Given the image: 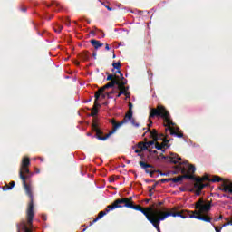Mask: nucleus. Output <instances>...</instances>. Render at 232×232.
I'll return each mask as SVG.
<instances>
[{
    "label": "nucleus",
    "mask_w": 232,
    "mask_h": 232,
    "mask_svg": "<svg viewBox=\"0 0 232 232\" xmlns=\"http://www.w3.org/2000/svg\"><path fill=\"white\" fill-rule=\"evenodd\" d=\"M212 206V200L204 201L203 198H199L195 205V209L198 210L191 211V213H194V215H202V213H209V211H211Z\"/></svg>",
    "instance_id": "obj_4"
},
{
    "label": "nucleus",
    "mask_w": 232,
    "mask_h": 232,
    "mask_svg": "<svg viewBox=\"0 0 232 232\" xmlns=\"http://www.w3.org/2000/svg\"><path fill=\"white\" fill-rule=\"evenodd\" d=\"M195 171H197V168H195V165H188V173H192V175H193V173H195Z\"/></svg>",
    "instance_id": "obj_34"
},
{
    "label": "nucleus",
    "mask_w": 232,
    "mask_h": 232,
    "mask_svg": "<svg viewBox=\"0 0 232 232\" xmlns=\"http://www.w3.org/2000/svg\"><path fill=\"white\" fill-rule=\"evenodd\" d=\"M214 228H215V231H216V232H220V231H222V229H220V227L218 228V227H214Z\"/></svg>",
    "instance_id": "obj_49"
},
{
    "label": "nucleus",
    "mask_w": 232,
    "mask_h": 232,
    "mask_svg": "<svg viewBox=\"0 0 232 232\" xmlns=\"http://www.w3.org/2000/svg\"><path fill=\"white\" fill-rule=\"evenodd\" d=\"M222 218H223V217H222V215H220V216H219V218H217V219H215V220H216V222H218V220H222Z\"/></svg>",
    "instance_id": "obj_56"
},
{
    "label": "nucleus",
    "mask_w": 232,
    "mask_h": 232,
    "mask_svg": "<svg viewBox=\"0 0 232 232\" xmlns=\"http://www.w3.org/2000/svg\"><path fill=\"white\" fill-rule=\"evenodd\" d=\"M140 151H142V150H140H140H136L135 153H140Z\"/></svg>",
    "instance_id": "obj_62"
},
{
    "label": "nucleus",
    "mask_w": 232,
    "mask_h": 232,
    "mask_svg": "<svg viewBox=\"0 0 232 232\" xmlns=\"http://www.w3.org/2000/svg\"><path fill=\"white\" fill-rule=\"evenodd\" d=\"M155 117H160L163 120L164 126L169 130L170 135H175L179 139H182L184 134L182 132H177L179 128H173L171 126H175L173 121H171V115H169V111L166 110V107L163 105H158L157 108L150 109V112L149 115V119H155Z\"/></svg>",
    "instance_id": "obj_2"
},
{
    "label": "nucleus",
    "mask_w": 232,
    "mask_h": 232,
    "mask_svg": "<svg viewBox=\"0 0 232 232\" xmlns=\"http://www.w3.org/2000/svg\"><path fill=\"white\" fill-rule=\"evenodd\" d=\"M92 57H93L94 59H97V52L94 51V52L92 53Z\"/></svg>",
    "instance_id": "obj_51"
},
{
    "label": "nucleus",
    "mask_w": 232,
    "mask_h": 232,
    "mask_svg": "<svg viewBox=\"0 0 232 232\" xmlns=\"http://www.w3.org/2000/svg\"><path fill=\"white\" fill-rule=\"evenodd\" d=\"M92 130V131H95V135L93 137L98 139V140H108V139H110L111 137L110 132L107 133L105 136H102L104 135V132L101 130V128H99V123L96 121H93Z\"/></svg>",
    "instance_id": "obj_6"
},
{
    "label": "nucleus",
    "mask_w": 232,
    "mask_h": 232,
    "mask_svg": "<svg viewBox=\"0 0 232 232\" xmlns=\"http://www.w3.org/2000/svg\"><path fill=\"white\" fill-rule=\"evenodd\" d=\"M151 124H153V121H150V123L148 124V126H149L148 130H150V128H151Z\"/></svg>",
    "instance_id": "obj_58"
},
{
    "label": "nucleus",
    "mask_w": 232,
    "mask_h": 232,
    "mask_svg": "<svg viewBox=\"0 0 232 232\" xmlns=\"http://www.w3.org/2000/svg\"><path fill=\"white\" fill-rule=\"evenodd\" d=\"M157 184H159V182H157L156 184L152 185L151 188L150 189V193H151L153 191V189H155V188H157Z\"/></svg>",
    "instance_id": "obj_44"
},
{
    "label": "nucleus",
    "mask_w": 232,
    "mask_h": 232,
    "mask_svg": "<svg viewBox=\"0 0 232 232\" xmlns=\"http://www.w3.org/2000/svg\"><path fill=\"white\" fill-rule=\"evenodd\" d=\"M159 156L171 164H179V161L182 160V158L175 153H170L169 156H165L163 153H160Z\"/></svg>",
    "instance_id": "obj_11"
},
{
    "label": "nucleus",
    "mask_w": 232,
    "mask_h": 232,
    "mask_svg": "<svg viewBox=\"0 0 232 232\" xmlns=\"http://www.w3.org/2000/svg\"><path fill=\"white\" fill-rule=\"evenodd\" d=\"M222 191L224 193H229L230 195H232V181H230L229 179L224 180L222 182Z\"/></svg>",
    "instance_id": "obj_16"
},
{
    "label": "nucleus",
    "mask_w": 232,
    "mask_h": 232,
    "mask_svg": "<svg viewBox=\"0 0 232 232\" xmlns=\"http://www.w3.org/2000/svg\"><path fill=\"white\" fill-rule=\"evenodd\" d=\"M209 186V184H205V183H195L194 184V188H196V195L197 197H200V194L202 193V189H204V188Z\"/></svg>",
    "instance_id": "obj_18"
},
{
    "label": "nucleus",
    "mask_w": 232,
    "mask_h": 232,
    "mask_svg": "<svg viewBox=\"0 0 232 232\" xmlns=\"http://www.w3.org/2000/svg\"><path fill=\"white\" fill-rule=\"evenodd\" d=\"M28 173H30V169H28V167H20L19 177L22 180L25 195L30 200L26 209L27 225L29 227H34V218L35 217V212L34 211V188H32V185L26 183L30 179Z\"/></svg>",
    "instance_id": "obj_1"
},
{
    "label": "nucleus",
    "mask_w": 232,
    "mask_h": 232,
    "mask_svg": "<svg viewBox=\"0 0 232 232\" xmlns=\"http://www.w3.org/2000/svg\"><path fill=\"white\" fill-rule=\"evenodd\" d=\"M133 113V103L130 102L129 103V111L127 113Z\"/></svg>",
    "instance_id": "obj_40"
},
{
    "label": "nucleus",
    "mask_w": 232,
    "mask_h": 232,
    "mask_svg": "<svg viewBox=\"0 0 232 232\" xmlns=\"http://www.w3.org/2000/svg\"><path fill=\"white\" fill-rule=\"evenodd\" d=\"M79 57L82 61H90V53L87 51L80 53Z\"/></svg>",
    "instance_id": "obj_26"
},
{
    "label": "nucleus",
    "mask_w": 232,
    "mask_h": 232,
    "mask_svg": "<svg viewBox=\"0 0 232 232\" xmlns=\"http://www.w3.org/2000/svg\"><path fill=\"white\" fill-rule=\"evenodd\" d=\"M126 208L128 209H134L135 211H140V213H142V215H144V217H146L147 220H150L153 216H150V213H147L144 210V208L140 207V205H133L132 204H127Z\"/></svg>",
    "instance_id": "obj_12"
},
{
    "label": "nucleus",
    "mask_w": 232,
    "mask_h": 232,
    "mask_svg": "<svg viewBox=\"0 0 232 232\" xmlns=\"http://www.w3.org/2000/svg\"><path fill=\"white\" fill-rule=\"evenodd\" d=\"M127 200V204H133V197L124 198Z\"/></svg>",
    "instance_id": "obj_39"
},
{
    "label": "nucleus",
    "mask_w": 232,
    "mask_h": 232,
    "mask_svg": "<svg viewBox=\"0 0 232 232\" xmlns=\"http://www.w3.org/2000/svg\"><path fill=\"white\" fill-rule=\"evenodd\" d=\"M170 182H173L174 184H182V178L181 176H178L176 178H170Z\"/></svg>",
    "instance_id": "obj_30"
},
{
    "label": "nucleus",
    "mask_w": 232,
    "mask_h": 232,
    "mask_svg": "<svg viewBox=\"0 0 232 232\" xmlns=\"http://www.w3.org/2000/svg\"><path fill=\"white\" fill-rule=\"evenodd\" d=\"M180 218H196L197 220H202L203 222H211V218L208 215L191 213V210L178 211Z\"/></svg>",
    "instance_id": "obj_5"
},
{
    "label": "nucleus",
    "mask_w": 232,
    "mask_h": 232,
    "mask_svg": "<svg viewBox=\"0 0 232 232\" xmlns=\"http://www.w3.org/2000/svg\"><path fill=\"white\" fill-rule=\"evenodd\" d=\"M123 121L125 122V124H127V122H130V124H132L134 126V128H139V122H137V121H135V118H133V112H127L123 118Z\"/></svg>",
    "instance_id": "obj_14"
},
{
    "label": "nucleus",
    "mask_w": 232,
    "mask_h": 232,
    "mask_svg": "<svg viewBox=\"0 0 232 232\" xmlns=\"http://www.w3.org/2000/svg\"><path fill=\"white\" fill-rule=\"evenodd\" d=\"M112 66L114 68V70H121V68H122V64H121V62H117V63H113Z\"/></svg>",
    "instance_id": "obj_33"
},
{
    "label": "nucleus",
    "mask_w": 232,
    "mask_h": 232,
    "mask_svg": "<svg viewBox=\"0 0 232 232\" xmlns=\"http://www.w3.org/2000/svg\"><path fill=\"white\" fill-rule=\"evenodd\" d=\"M63 28H64V26L57 24L56 26L53 27V30L54 32H56V34H61V32H63Z\"/></svg>",
    "instance_id": "obj_32"
},
{
    "label": "nucleus",
    "mask_w": 232,
    "mask_h": 232,
    "mask_svg": "<svg viewBox=\"0 0 232 232\" xmlns=\"http://www.w3.org/2000/svg\"><path fill=\"white\" fill-rule=\"evenodd\" d=\"M160 156H156V160H160Z\"/></svg>",
    "instance_id": "obj_60"
},
{
    "label": "nucleus",
    "mask_w": 232,
    "mask_h": 232,
    "mask_svg": "<svg viewBox=\"0 0 232 232\" xmlns=\"http://www.w3.org/2000/svg\"><path fill=\"white\" fill-rule=\"evenodd\" d=\"M181 180H184V179H188V180H194L196 182L197 177L193 174H189V172H187L186 174H183L180 176Z\"/></svg>",
    "instance_id": "obj_24"
},
{
    "label": "nucleus",
    "mask_w": 232,
    "mask_h": 232,
    "mask_svg": "<svg viewBox=\"0 0 232 232\" xmlns=\"http://www.w3.org/2000/svg\"><path fill=\"white\" fill-rule=\"evenodd\" d=\"M97 101H99V100H97V98H95L94 105H93L92 112H91V117H95L97 115V113H99L98 108H101V103H98Z\"/></svg>",
    "instance_id": "obj_19"
},
{
    "label": "nucleus",
    "mask_w": 232,
    "mask_h": 232,
    "mask_svg": "<svg viewBox=\"0 0 232 232\" xmlns=\"http://www.w3.org/2000/svg\"><path fill=\"white\" fill-rule=\"evenodd\" d=\"M178 169H179V171L182 173V175H186V173H188V169H186V168H184L182 166H179Z\"/></svg>",
    "instance_id": "obj_37"
},
{
    "label": "nucleus",
    "mask_w": 232,
    "mask_h": 232,
    "mask_svg": "<svg viewBox=\"0 0 232 232\" xmlns=\"http://www.w3.org/2000/svg\"><path fill=\"white\" fill-rule=\"evenodd\" d=\"M113 93H115V91H111L110 92H108L107 93V97H108V99H110L111 98V96L110 95H113Z\"/></svg>",
    "instance_id": "obj_43"
},
{
    "label": "nucleus",
    "mask_w": 232,
    "mask_h": 232,
    "mask_svg": "<svg viewBox=\"0 0 232 232\" xmlns=\"http://www.w3.org/2000/svg\"><path fill=\"white\" fill-rule=\"evenodd\" d=\"M180 213L177 212V208H172L169 212H159V215L153 214V216L148 220L152 224L153 227L157 229L158 232L160 231V222L166 220L168 217H179Z\"/></svg>",
    "instance_id": "obj_3"
},
{
    "label": "nucleus",
    "mask_w": 232,
    "mask_h": 232,
    "mask_svg": "<svg viewBox=\"0 0 232 232\" xmlns=\"http://www.w3.org/2000/svg\"><path fill=\"white\" fill-rule=\"evenodd\" d=\"M150 153H153V155H159V151L157 150H150Z\"/></svg>",
    "instance_id": "obj_47"
},
{
    "label": "nucleus",
    "mask_w": 232,
    "mask_h": 232,
    "mask_svg": "<svg viewBox=\"0 0 232 232\" xmlns=\"http://www.w3.org/2000/svg\"><path fill=\"white\" fill-rule=\"evenodd\" d=\"M105 50H107V51L110 50V44H105Z\"/></svg>",
    "instance_id": "obj_54"
},
{
    "label": "nucleus",
    "mask_w": 232,
    "mask_h": 232,
    "mask_svg": "<svg viewBox=\"0 0 232 232\" xmlns=\"http://www.w3.org/2000/svg\"><path fill=\"white\" fill-rule=\"evenodd\" d=\"M204 181H208V182H211V179H209V176L205 175L202 178H197L196 177V183L197 184H202V182Z\"/></svg>",
    "instance_id": "obj_23"
},
{
    "label": "nucleus",
    "mask_w": 232,
    "mask_h": 232,
    "mask_svg": "<svg viewBox=\"0 0 232 232\" xmlns=\"http://www.w3.org/2000/svg\"><path fill=\"white\" fill-rule=\"evenodd\" d=\"M108 212H106V208H105V211H101L99 212L98 214V217L93 219L92 223H91V226L92 224H95V222H97L98 220H101V218H102V217H104Z\"/></svg>",
    "instance_id": "obj_27"
},
{
    "label": "nucleus",
    "mask_w": 232,
    "mask_h": 232,
    "mask_svg": "<svg viewBox=\"0 0 232 232\" xmlns=\"http://www.w3.org/2000/svg\"><path fill=\"white\" fill-rule=\"evenodd\" d=\"M227 224H228V226H232V219L231 220H229V221H227Z\"/></svg>",
    "instance_id": "obj_57"
},
{
    "label": "nucleus",
    "mask_w": 232,
    "mask_h": 232,
    "mask_svg": "<svg viewBox=\"0 0 232 232\" xmlns=\"http://www.w3.org/2000/svg\"><path fill=\"white\" fill-rule=\"evenodd\" d=\"M115 84L116 86H118L119 80L113 79L112 81L105 84L103 87L100 88L94 94L96 101H99V98L101 97V93H104V90H107V88H113Z\"/></svg>",
    "instance_id": "obj_9"
},
{
    "label": "nucleus",
    "mask_w": 232,
    "mask_h": 232,
    "mask_svg": "<svg viewBox=\"0 0 232 232\" xmlns=\"http://www.w3.org/2000/svg\"><path fill=\"white\" fill-rule=\"evenodd\" d=\"M224 180H227V179H224L222 178H220V176H213V179H210V182H223Z\"/></svg>",
    "instance_id": "obj_31"
},
{
    "label": "nucleus",
    "mask_w": 232,
    "mask_h": 232,
    "mask_svg": "<svg viewBox=\"0 0 232 232\" xmlns=\"http://www.w3.org/2000/svg\"><path fill=\"white\" fill-rule=\"evenodd\" d=\"M105 8H107V10H109V12H111V10H113L112 7H110V6H108V5H105Z\"/></svg>",
    "instance_id": "obj_52"
},
{
    "label": "nucleus",
    "mask_w": 232,
    "mask_h": 232,
    "mask_svg": "<svg viewBox=\"0 0 232 232\" xmlns=\"http://www.w3.org/2000/svg\"><path fill=\"white\" fill-rule=\"evenodd\" d=\"M16 232H32V229L28 228L24 221H21L16 224Z\"/></svg>",
    "instance_id": "obj_17"
},
{
    "label": "nucleus",
    "mask_w": 232,
    "mask_h": 232,
    "mask_svg": "<svg viewBox=\"0 0 232 232\" xmlns=\"http://www.w3.org/2000/svg\"><path fill=\"white\" fill-rule=\"evenodd\" d=\"M161 182L162 184H166V182H171V178L170 179H161L158 183Z\"/></svg>",
    "instance_id": "obj_38"
},
{
    "label": "nucleus",
    "mask_w": 232,
    "mask_h": 232,
    "mask_svg": "<svg viewBox=\"0 0 232 232\" xmlns=\"http://www.w3.org/2000/svg\"><path fill=\"white\" fill-rule=\"evenodd\" d=\"M118 90H120L121 92H124L123 95H125V97L130 98L131 93H130V92H128V90H130V87H126V85L124 86H118Z\"/></svg>",
    "instance_id": "obj_22"
},
{
    "label": "nucleus",
    "mask_w": 232,
    "mask_h": 232,
    "mask_svg": "<svg viewBox=\"0 0 232 232\" xmlns=\"http://www.w3.org/2000/svg\"><path fill=\"white\" fill-rule=\"evenodd\" d=\"M124 92L123 91H120L119 93L117 94V97H121V95H123Z\"/></svg>",
    "instance_id": "obj_50"
},
{
    "label": "nucleus",
    "mask_w": 232,
    "mask_h": 232,
    "mask_svg": "<svg viewBox=\"0 0 232 232\" xmlns=\"http://www.w3.org/2000/svg\"><path fill=\"white\" fill-rule=\"evenodd\" d=\"M162 205H164V201H160V202H158L157 205L155 204V206H157L158 208H159V206H162Z\"/></svg>",
    "instance_id": "obj_48"
},
{
    "label": "nucleus",
    "mask_w": 232,
    "mask_h": 232,
    "mask_svg": "<svg viewBox=\"0 0 232 232\" xmlns=\"http://www.w3.org/2000/svg\"><path fill=\"white\" fill-rule=\"evenodd\" d=\"M155 148H156V150H162V146H161V144H160V143H159L158 141H156V143H155Z\"/></svg>",
    "instance_id": "obj_41"
},
{
    "label": "nucleus",
    "mask_w": 232,
    "mask_h": 232,
    "mask_svg": "<svg viewBox=\"0 0 232 232\" xmlns=\"http://www.w3.org/2000/svg\"><path fill=\"white\" fill-rule=\"evenodd\" d=\"M116 73H119L120 75V79L124 77V74H122V72H121V69H119L118 71H116Z\"/></svg>",
    "instance_id": "obj_42"
},
{
    "label": "nucleus",
    "mask_w": 232,
    "mask_h": 232,
    "mask_svg": "<svg viewBox=\"0 0 232 232\" xmlns=\"http://www.w3.org/2000/svg\"><path fill=\"white\" fill-rule=\"evenodd\" d=\"M102 95V99H106V94L104 92L101 93L100 96Z\"/></svg>",
    "instance_id": "obj_55"
},
{
    "label": "nucleus",
    "mask_w": 232,
    "mask_h": 232,
    "mask_svg": "<svg viewBox=\"0 0 232 232\" xmlns=\"http://www.w3.org/2000/svg\"><path fill=\"white\" fill-rule=\"evenodd\" d=\"M159 137L161 139L160 140H162L163 142L161 143V150H164L166 148H169V145L168 144L169 142L171 141V140H167L166 137H164V134H159Z\"/></svg>",
    "instance_id": "obj_20"
},
{
    "label": "nucleus",
    "mask_w": 232,
    "mask_h": 232,
    "mask_svg": "<svg viewBox=\"0 0 232 232\" xmlns=\"http://www.w3.org/2000/svg\"><path fill=\"white\" fill-rule=\"evenodd\" d=\"M90 43L95 50H99V48H102V46H104V44L101 43V41L99 40L92 39V40H90Z\"/></svg>",
    "instance_id": "obj_21"
},
{
    "label": "nucleus",
    "mask_w": 232,
    "mask_h": 232,
    "mask_svg": "<svg viewBox=\"0 0 232 232\" xmlns=\"http://www.w3.org/2000/svg\"><path fill=\"white\" fill-rule=\"evenodd\" d=\"M222 188H223V186L221 185V187H219L218 189H219L220 191H222Z\"/></svg>",
    "instance_id": "obj_64"
},
{
    "label": "nucleus",
    "mask_w": 232,
    "mask_h": 232,
    "mask_svg": "<svg viewBox=\"0 0 232 232\" xmlns=\"http://www.w3.org/2000/svg\"><path fill=\"white\" fill-rule=\"evenodd\" d=\"M113 79L119 80V76H117L116 74H109L107 76V81H113Z\"/></svg>",
    "instance_id": "obj_35"
},
{
    "label": "nucleus",
    "mask_w": 232,
    "mask_h": 232,
    "mask_svg": "<svg viewBox=\"0 0 232 232\" xmlns=\"http://www.w3.org/2000/svg\"><path fill=\"white\" fill-rule=\"evenodd\" d=\"M139 148H140V151H144V150H148L146 143H142V142L139 143Z\"/></svg>",
    "instance_id": "obj_36"
},
{
    "label": "nucleus",
    "mask_w": 232,
    "mask_h": 232,
    "mask_svg": "<svg viewBox=\"0 0 232 232\" xmlns=\"http://www.w3.org/2000/svg\"><path fill=\"white\" fill-rule=\"evenodd\" d=\"M161 151V153H166V150L165 149H162V150H160Z\"/></svg>",
    "instance_id": "obj_59"
},
{
    "label": "nucleus",
    "mask_w": 232,
    "mask_h": 232,
    "mask_svg": "<svg viewBox=\"0 0 232 232\" xmlns=\"http://www.w3.org/2000/svg\"><path fill=\"white\" fill-rule=\"evenodd\" d=\"M226 226H229V224H227V222L223 224L222 227H220V229H222L223 227H226Z\"/></svg>",
    "instance_id": "obj_53"
},
{
    "label": "nucleus",
    "mask_w": 232,
    "mask_h": 232,
    "mask_svg": "<svg viewBox=\"0 0 232 232\" xmlns=\"http://www.w3.org/2000/svg\"><path fill=\"white\" fill-rule=\"evenodd\" d=\"M139 165L140 166V168H142V169H145V173H149L150 177H154L155 173H160L161 177L166 176V173H162L160 170H152L150 171V169H148V168H155L153 165L151 164H148L144 161H139Z\"/></svg>",
    "instance_id": "obj_10"
},
{
    "label": "nucleus",
    "mask_w": 232,
    "mask_h": 232,
    "mask_svg": "<svg viewBox=\"0 0 232 232\" xmlns=\"http://www.w3.org/2000/svg\"><path fill=\"white\" fill-rule=\"evenodd\" d=\"M111 124H112V130L111 131H109V135L111 137V135H113V133H116L117 130H119V128H121V126H123V124H125L124 120H122L120 122H117V121H115V119H111L110 120Z\"/></svg>",
    "instance_id": "obj_13"
},
{
    "label": "nucleus",
    "mask_w": 232,
    "mask_h": 232,
    "mask_svg": "<svg viewBox=\"0 0 232 232\" xmlns=\"http://www.w3.org/2000/svg\"><path fill=\"white\" fill-rule=\"evenodd\" d=\"M128 84V80L123 77L118 79V86H126Z\"/></svg>",
    "instance_id": "obj_29"
},
{
    "label": "nucleus",
    "mask_w": 232,
    "mask_h": 232,
    "mask_svg": "<svg viewBox=\"0 0 232 232\" xmlns=\"http://www.w3.org/2000/svg\"><path fill=\"white\" fill-rule=\"evenodd\" d=\"M28 166H30V158L24 157L20 168H28Z\"/></svg>",
    "instance_id": "obj_25"
},
{
    "label": "nucleus",
    "mask_w": 232,
    "mask_h": 232,
    "mask_svg": "<svg viewBox=\"0 0 232 232\" xmlns=\"http://www.w3.org/2000/svg\"><path fill=\"white\" fill-rule=\"evenodd\" d=\"M65 24H66V26H70L71 25L70 19H68V18L66 19Z\"/></svg>",
    "instance_id": "obj_46"
},
{
    "label": "nucleus",
    "mask_w": 232,
    "mask_h": 232,
    "mask_svg": "<svg viewBox=\"0 0 232 232\" xmlns=\"http://www.w3.org/2000/svg\"><path fill=\"white\" fill-rule=\"evenodd\" d=\"M148 133L150 134V136L151 137V139L153 140L145 142V145L147 146V150H148V148H151V146H153V144H155V142H157L158 140H162V139H160V137H159V131H157L156 129H153L152 130H151V129L147 130V131L143 134V137H144V135H146Z\"/></svg>",
    "instance_id": "obj_8"
},
{
    "label": "nucleus",
    "mask_w": 232,
    "mask_h": 232,
    "mask_svg": "<svg viewBox=\"0 0 232 232\" xmlns=\"http://www.w3.org/2000/svg\"><path fill=\"white\" fill-rule=\"evenodd\" d=\"M95 30H97V32H101L102 33V37L104 38L106 34H104V32H102V30L101 29H97L95 28Z\"/></svg>",
    "instance_id": "obj_45"
},
{
    "label": "nucleus",
    "mask_w": 232,
    "mask_h": 232,
    "mask_svg": "<svg viewBox=\"0 0 232 232\" xmlns=\"http://www.w3.org/2000/svg\"><path fill=\"white\" fill-rule=\"evenodd\" d=\"M128 203V199L120 198L116 199L111 205H108L106 208V213H110V211H113V209H118L119 208H126Z\"/></svg>",
    "instance_id": "obj_7"
},
{
    "label": "nucleus",
    "mask_w": 232,
    "mask_h": 232,
    "mask_svg": "<svg viewBox=\"0 0 232 232\" xmlns=\"http://www.w3.org/2000/svg\"><path fill=\"white\" fill-rule=\"evenodd\" d=\"M22 12H26V7H23Z\"/></svg>",
    "instance_id": "obj_63"
},
{
    "label": "nucleus",
    "mask_w": 232,
    "mask_h": 232,
    "mask_svg": "<svg viewBox=\"0 0 232 232\" xmlns=\"http://www.w3.org/2000/svg\"><path fill=\"white\" fill-rule=\"evenodd\" d=\"M14 186H15V181H11L9 185L6 184L5 186L3 187V191H8L10 189H13Z\"/></svg>",
    "instance_id": "obj_28"
},
{
    "label": "nucleus",
    "mask_w": 232,
    "mask_h": 232,
    "mask_svg": "<svg viewBox=\"0 0 232 232\" xmlns=\"http://www.w3.org/2000/svg\"><path fill=\"white\" fill-rule=\"evenodd\" d=\"M145 213H149L150 217H153V215H159V213H168V211L164 210H155V203L152 206L143 208Z\"/></svg>",
    "instance_id": "obj_15"
},
{
    "label": "nucleus",
    "mask_w": 232,
    "mask_h": 232,
    "mask_svg": "<svg viewBox=\"0 0 232 232\" xmlns=\"http://www.w3.org/2000/svg\"><path fill=\"white\" fill-rule=\"evenodd\" d=\"M182 164L187 165V164H188V161H183V162H180V165H182Z\"/></svg>",
    "instance_id": "obj_61"
}]
</instances>
